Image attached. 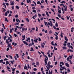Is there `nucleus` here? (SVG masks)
Instances as JSON below:
<instances>
[{
  "label": "nucleus",
  "instance_id": "obj_1",
  "mask_svg": "<svg viewBox=\"0 0 74 74\" xmlns=\"http://www.w3.org/2000/svg\"><path fill=\"white\" fill-rule=\"evenodd\" d=\"M67 45L68 47H69V48H71L72 49H73V46H72L71 45L70 46V43L68 42L67 43Z\"/></svg>",
  "mask_w": 74,
  "mask_h": 74
},
{
  "label": "nucleus",
  "instance_id": "obj_2",
  "mask_svg": "<svg viewBox=\"0 0 74 74\" xmlns=\"http://www.w3.org/2000/svg\"><path fill=\"white\" fill-rule=\"evenodd\" d=\"M10 3L11 5H14L15 4V2L14 1H10Z\"/></svg>",
  "mask_w": 74,
  "mask_h": 74
},
{
  "label": "nucleus",
  "instance_id": "obj_3",
  "mask_svg": "<svg viewBox=\"0 0 74 74\" xmlns=\"http://www.w3.org/2000/svg\"><path fill=\"white\" fill-rule=\"evenodd\" d=\"M27 29V27H26L25 29V27H23L22 28V31H25H25H26Z\"/></svg>",
  "mask_w": 74,
  "mask_h": 74
},
{
  "label": "nucleus",
  "instance_id": "obj_4",
  "mask_svg": "<svg viewBox=\"0 0 74 74\" xmlns=\"http://www.w3.org/2000/svg\"><path fill=\"white\" fill-rule=\"evenodd\" d=\"M36 10L37 11V12L38 13H40V12H41V10H40V9H39V8H38L36 9Z\"/></svg>",
  "mask_w": 74,
  "mask_h": 74
},
{
  "label": "nucleus",
  "instance_id": "obj_5",
  "mask_svg": "<svg viewBox=\"0 0 74 74\" xmlns=\"http://www.w3.org/2000/svg\"><path fill=\"white\" fill-rule=\"evenodd\" d=\"M28 40H29V42H30V38L29 37L26 40V41H28Z\"/></svg>",
  "mask_w": 74,
  "mask_h": 74
},
{
  "label": "nucleus",
  "instance_id": "obj_6",
  "mask_svg": "<svg viewBox=\"0 0 74 74\" xmlns=\"http://www.w3.org/2000/svg\"><path fill=\"white\" fill-rule=\"evenodd\" d=\"M14 30V28H12V29H10V33H11L12 32V30Z\"/></svg>",
  "mask_w": 74,
  "mask_h": 74
},
{
  "label": "nucleus",
  "instance_id": "obj_7",
  "mask_svg": "<svg viewBox=\"0 0 74 74\" xmlns=\"http://www.w3.org/2000/svg\"><path fill=\"white\" fill-rule=\"evenodd\" d=\"M65 66L66 67H70V66L69 65V64H68V63H65Z\"/></svg>",
  "mask_w": 74,
  "mask_h": 74
},
{
  "label": "nucleus",
  "instance_id": "obj_8",
  "mask_svg": "<svg viewBox=\"0 0 74 74\" xmlns=\"http://www.w3.org/2000/svg\"><path fill=\"white\" fill-rule=\"evenodd\" d=\"M54 36H56V37H55V39L56 40H58V36L56 35V34H54Z\"/></svg>",
  "mask_w": 74,
  "mask_h": 74
},
{
  "label": "nucleus",
  "instance_id": "obj_9",
  "mask_svg": "<svg viewBox=\"0 0 74 74\" xmlns=\"http://www.w3.org/2000/svg\"><path fill=\"white\" fill-rule=\"evenodd\" d=\"M31 41L32 42V44L33 45H34V46H35V45H34V41L33 40V39H31Z\"/></svg>",
  "mask_w": 74,
  "mask_h": 74
},
{
  "label": "nucleus",
  "instance_id": "obj_10",
  "mask_svg": "<svg viewBox=\"0 0 74 74\" xmlns=\"http://www.w3.org/2000/svg\"><path fill=\"white\" fill-rule=\"evenodd\" d=\"M23 42L24 44H25L26 45H28V43H27L26 41H23Z\"/></svg>",
  "mask_w": 74,
  "mask_h": 74
},
{
  "label": "nucleus",
  "instance_id": "obj_11",
  "mask_svg": "<svg viewBox=\"0 0 74 74\" xmlns=\"http://www.w3.org/2000/svg\"><path fill=\"white\" fill-rule=\"evenodd\" d=\"M24 69V70H26V69L27 70H28V69H27V66H26V65H25Z\"/></svg>",
  "mask_w": 74,
  "mask_h": 74
},
{
  "label": "nucleus",
  "instance_id": "obj_12",
  "mask_svg": "<svg viewBox=\"0 0 74 74\" xmlns=\"http://www.w3.org/2000/svg\"><path fill=\"white\" fill-rule=\"evenodd\" d=\"M37 4H40V5H42V4L41 3V2L40 1H38L37 2Z\"/></svg>",
  "mask_w": 74,
  "mask_h": 74
},
{
  "label": "nucleus",
  "instance_id": "obj_13",
  "mask_svg": "<svg viewBox=\"0 0 74 74\" xmlns=\"http://www.w3.org/2000/svg\"><path fill=\"white\" fill-rule=\"evenodd\" d=\"M27 3H29H29H31V1L30 0H27Z\"/></svg>",
  "mask_w": 74,
  "mask_h": 74
},
{
  "label": "nucleus",
  "instance_id": "obj_14",
  "mask_svg": "<svg viewBox=\"0 0 74 74\" xmlns=\"http://www.w3.org/2000/svg\"><path fill=\"white\" fill-rule=\"evenodd\" d=\"M60 36L62 38H63V33L62 32H61V33Z\"/></svg>",
  "mask_w": 74,
  "mask_h": 74
},
{
  "label": "nucleus",
  "instance_id": "obj_15",
  "mask_svg": "<svg viewBox=\"0 0 74 74\" xmlns=\"http://www.w3.org/2000/svg\"><path fill=\"white\" fill-rule=\"evenodd\" d=\"M16 8L17 9V10H19V7L17 5L16 6Z\"/></svg>",
  "mask_w": 74,
  "mask_h": 74
},
{
  "label": "nucleus",
  "instance_id": "obj_16",
  "mask_svg": "<svg viewBox=\"0 0 74 74\" xmlns=\"http://www.w3.org/2000/svg\"><path fill=\"white\" fill-rule=\"evenodd\" d=\"M41 47L42 48H44L45 47H44V45H43L42 43L41 44Z\"/></svg>",
  "mask_w": 74,
  "mask_h": 74
},
{
  "label": "nucleus",
  "instance_id": "obj_17",
  "mask_svg": "<svg viewBox=\"0 0 74 74\" xmlns=\"http://www.w3.org/2000/svg\"><path fill=\"white\" fill-rule=\"evenodd\" d=\"M46 14L47 15V16H49V14H48V12L46 11Z\"/></svg>",
  "mask_w": 74,
  "mask_h": 74
},
{
  "label": "nucleus",
  "instance_id": "obj_18",
  "mask_svg": "<svg viewBox=\"0 0 74 74\" xmlns=\"http://www.w3.org/2000/svg\"><path fill=\"white\" fill-rule=\"evenodd\" d=\"M25 19L27 22H29V19L28 18H26Z\"/></svg>",
  "mask_w": 74,
  "mask_h": 74
},
{
  "label": "nucleus",
  "instance_id": "obj_19",
  "mask_svg": "<svg viewBox=\"0 0 74 74\" xmlns=\"http://www.w3.org/2000/svg\"><path fill=\"white\" fill-rule=\"evenodd\" d=\"M5 21H7V22H9V21H8V20L7 19V18H5Z\"/></svg>",
  "mask_w": 74,
  "mask_h": 74
},
{
  "label": "nucleus",
  "instance_id": "obj_20",
  "mask_svg": "<svg viewBox=\"0 0 74 74\" xmlns=\"http://www.w3.org/2000/svg\"><path fill=\"white\" fill-rule=\"evenodd\" d=\"M62 48L63 49H67V47H66V46L63 47Z\"/></svg>",
  "mask_w": 74,
  "mask_h": 74
},
{
  "label": "nucleus",
  "instance_id": "obj_21",
  "mask_svg": "<svg viewBox=\"0 0 74 74\" xmlns=\"http://www.w3.org/2000/svg\"><path fill=\"white\" fill-rule=\"evenodd\" d=\"M64 38L65 41H68V39L67 38V37L66 36L64 37Z\"/></svg>",
  "mask_w": 74,
  "mask_h": 74
},
{
  "label": "nucleus",
  "instance_id": "obj_22",
  "mask_svg": "<svg viewBox=\"0 0 74 74\" xmlns=\"http://www.w3.org/2000/svg\"><path fill=\"white\" fill-rule=\"evenodd\" d=\"M38 40V39L36 38V39L34 40V42H37Z\"/></svg>",
  "mask_w": 74,
  "mask_h": 74
},
{
  "label": "nucleus",
  "instance_id": "obj_23",
  "mask_svg": "<svg viewBox=\"0 0 74 74\" xmlns=\"http://www.w3.org/2000/svg\"><path fill=\"white\" fill-rule=\"evenodd\" d=\"M54 42L53 41H52L51 43V44L52 45H53L54 46V43H53Z\"/></svg>",
  "mask_w": 74,
  "mask_h": 74
},
{
  "label": "nucleus",
  "instance_id": "obj_24",
  "mask_svg": "<svg viewBox=\"0 0 74 74\" xmlns=\"http://www.w3.org/2000/svg\"><path fill=\"white\" fill-rule=\"evenodd\" d=\"M32 12H34L35 13H36L37 12L36 11V10H33L32 11Z\"/></svg>",
  "mask_w": 74,
  "mask_h": 74
},
{
  "label": "nucleus",
  "instance_id": "obj_25",
  "mask_svg": "<svg viewBox=\"0 0 74 74\" xmlns=\"http://www.w3.org/2000/svg\"><path fill=\"white\" fill-rule=\"evenodd\" d=\"M2 25L4 29H5V26H4V24L3 23H2Z\"/></svg>",
  "mask_w": 74,
  "mask_h": 74
},
{
  "label": "nucleus",
  "instance_id": "obj_26",
  "mask_svg": "<svg viewBox=\"0 0 74 74\" xmlns=\"http://www.w3.org/2000/svg\"><path fill=\"white\" fill-rule=\"evenodd\" d=\"M58 13H60V14H61L62 12H61V10H59V9H58Z\"/></svg>",
  "mask_w": 74,
  "mask_h": 74
},
{
  "label": "nucleus",
  "instance_id": "obj_27",
  "mask_svg": "<svg viewBox=\"0 0 74 74\" xmlns=\"http://www.w3.org/2000/svg\"><path fill=\"white\" fill-rule=\"evenodd\" d=\"M55 26L56 27H58V23L56 22L55 24Z\"/></svg>",
  "mask_w": 74,
  "mask_h": 74
},
{
  "label": "nucleus",
  "instance_id": "obj_28",
  "mask_svg": "<svg viewBox=\"0 0 74 74\" xmlns=\"http://www.w3.org/2000/svg\"><path fill=\"white\" fill-rule=\"evenodd\" d=\"M73 55H72L71 56H69V58H70V59H71V58H73Z\"/></svg>",
  "mask_w": 74,
  "mask_h": 74
},
{
  "label": "nucleus",
  "instance_id": "obj_29",
  "mask_svg": "<svg viewBox=\"0 0 74 74\" xmlns=\"http://www.w3.org/2000/svg\"><path fill=\"white\" fill-rule=\"evenodd\" d=\"M11 8H12V10H14V5L12 6L11 7Z\"/></svg>",
  "mask_w": 74,
  "mask_h": 74
},
{
  "label": "nucleus",
  "instance_id": "obj_30",
  "mask_svg": "<svg viewBox=\"0 0 74 74\" xmlns=\"http://www.w3.org/2000/svg\"><path fill=\"white\" fill-rule=\"evenodd\" d=\"M3 32H4V29H3V28H2L1 29V32L3 33Z\"/></svg>",
  "mask_w": 74,
  "mask_h": 74
},
{
  "label": "nucleus",
  "instance_id": "obj_31",
  "mask_svg": "<svg viewBox=\"0 0 74 74\" xmlns=\"http://www.w3.org/2000/svg\"><path fill=\"white\" fill-rule=\"evenodd\" d=\"M30 46H32V43L29 44H28V47H30Z\"/></svg>",
  "mask_w": 74,
  "mask_h": 74
},
{
  "label": "nucleus",
  "instance_id": "obj_32",
  "mask_svg": "<svg viewBox=\"0 0 74 74\" xmlns=\"http://www.w3.org/2000/svg\"><path fill=\"white\" fill-rule=\"evenodd\" d=\"M43 55L44 57H45V58H47V59H48V57H47V56H46V55H44V54H43Z\"/></svg>",
  "mask_w": 74,
  "mask_h": 74
},
{
  "label": "nucleus",
  "instance_id": "obj_33",
  "mask_svg": "<svg viewBox=\"0 0 74 74\" xmlns=\"http://www.w3.org/2000/svg\"><path fill=\"white\" fill-rule=\"evenodd\" d=\"M9 42H12V40L11 39V38H10V37H9Z\"/></svg>",
  "mask_w": 74,
  "mask_h": 74
},
{
  "label": "nucleus",
  "instance_id": "obj_34",
  "mask_svg": "<svg viewBox=\"0 0 74 74\" xmlns=\"http://www.w3.org/2000/svg\"><path fill=\"white\" fill-rule=\"evenodd\" d=\"M19 25V22H18V23H16L14 24V25Z\"/></svg>",
  "mask_w": 74,
  "mask_h": 74
},
{
  "label": "nucleus",
  "instance_id": "obj_35",
  "mask_svg": "<svg viewBox=\"0 0 74 74\" xmlns=\"http://www.w3.org/2000/svg\"><path fill=\"white\" fill-rule=\"evenodd\" d=\"M46 67L48 70H49V67H48V66H47V65H46V64H45Z\"/></svg>",
  "mask_w": 74,
  "mask_h": 74
},
{
  "label": "nucleus",
  "instance_id": "obj_36",
  "mask_svg": "<svg viewBox=\"0 0 74 74\" xmlns=\"http://www.w3.org/2000/svg\"><path fill=\"white\" fill-rule=\"evenodd\" d=\"M61 68H62V69H65V70H66V68L64 67H61Z\"/></svg>",
  "mask_w": 74,
  "mask_h": 74
},
{
  "label": "nucleus",
  "instance_id": "obj_37",
  "mask_svg": "<svg viewBox=\"0 0 74 74\" xmlns=\"http://www.w3.org/2000/svg\"><path fill=\"white\" fill-rule=\"evenodd\" d=\"M69 59H70V58L69 57H68L67 59V61H69V60H69Z\"/></svg>",
  "mask_w": 74,
  "mask_h": 74
},
{
  "label": "nucleus",
  "instance_id": "obj_38",
  "mask_svg": "<svg viewBox=\"0 0 74 74\" xmlns=\"http://www.w3.org/2000/svg\"><path fill=\"white\" fill-rule=\"evenodd\" d=\"M45 64H47V66H48V63H47V61H45Z\"/></svg>",
  "mask_w": 74,
  "mask_h": 74
},
{
  "label": "nucleus",
  "instance_id": "obj_39",
  "mask_svg": "<svg viewBox=\"0 0 74 74\" xmlns=\"http://www.w3.org/2000/svg\"><path fill=\"white\" fill-rule=\"evenodd\" d=\"M31 50H30V51H33V47H31Z\"/></svg>",
  "mask_w": 74,
  "mask_h": 74
},
{
  "label": "nucleus",
  "instance_id": "obj_40",
  "mask_svg": "<svg viewBox=\"0 0 74 74\" xmlns=\"http://www.w3.org/2000/svg\"><path fill=\"white\" fill-rule=\"evenodd\" d=\"M14 35L15 37H18V35H17L16 34H14Z\"/></svg>",
  "mask_w": 74,
  "mask_h": 74
},
{
  "label": "nucleus",
  "instance_id": "obj_41",
  "mask_svg": "<svg viewBox=\"0 0 74 74\" xmlns=\"http://www.w3.org/2000/svg\"><path fill=\"white\" fill-rule=\"evenodd\" d=\"M38 38V41H41V39L40 38Z\"/></svg>",
  "mask_w": 74,
  "mask_h": 74
},
{
  "label": "nucleus",
  "instance_id": "obj_42",
  "mask_svg": "<svg viewBox=\"0 0 74 74\" xmlns=\"http://www.w3.org/2000/svg\"><path fill=\"white\" fill-rule=\"evenodd\" d=\"M8 56H9V57H10L11 59H12V57L11 56H10V55H8Z\"/></svg>",
  "mask_w": 74,
  "mask_h": 74
},
{
  "label": "nucleus",
  "instance_id": "obj_43",
  "mask_svg": "<svg viewBox=\"0 0 74 74\" xmlns=\"http://www.w3.org/2000/svg\"><path fill=\"white\" fill-rule=\"evenodd\" d=\"M5 16H7V12H6L5 14Z\"/></svg>",
  "mask_w": 74,
  "mask_h": 74
},
{
  "label": "nucleus",
  "instance_id": "obj_44",
  "mask_svg": "<svg viewBox=\"0 0 74 74\" xmlns=\"http://www.w3.org/2000/svg\"><path fill=\"white\" fill-rule=\"evenodd\" d=\"M16 20L17 22H18V21H19V19L18 18H16Z\"/></svg>",
  "mask_w": 74,
  "mask_h": 74
},
{
  "label": "nucleus",
  "instance_id": "obj_45",
  "mask_svg": "<svg viewBox=\"0 0 74 74\" xmlns=\"http://www.w3.org/2000/svg\"><path fill=\"white\" fill-rule=\"evenodd\" d=\"M45 25L46 26H47V22H45Z\"/></svg>",
  "mask_w": 74,
  "mask_h": 74
},
{
  "label": "nucleus",
  "instance_id": "obj_46",
  "mask_svg": "<svg viewBox=\"0 0 74 74\" xmlns=\"http://www.w3.org/2000/svg\"><path fill=\"white\" fill-rule=\"evenodd\" d=\"M22 37L23 38H25V35H23Z\"/></svg>",
  "mask_w": 74,
  "mask_h": 74
},
{
  "label": "nucleus",
  "instance_id": "obj_47",
  "mask_svg": "<svg viewBox=\"0 0 74 74\" xmlns=\"http://www.w3.org/2000/svg\"><path fill=\"white\" fill-rule=\"evenodd\" d=\"M6 63L7 64H9V62H8V61H6Z\"/></svg>",
  "mask_w": 74,
  "mask_h": 74
},
{
  "label": "nucleus",
  "instance_id": "obj_48",
  "mask_svg": "<svg viewBox=\"0 0 74 74\" xmlns=\"http://www.w3.org/2000/svg\"><path fill=\"white\" fill-rule=\"evenodd\" d=\"M9 35L10 37V38H12V36H11V35H10V34H9Z\"/></svg>",
  "mask_w": 74,
  "mask_h": 74
},
{
  "label": "nucleus",
  "instance_id": "obj_49",
  "mask_svg": "<svg viewBox=\"0 0 74 74\" xmlns=\"http://www.w3.org/2000/svg\"><path fill=\"white\" fill-rule=\"evenodd\" d=\"M9 49H10V48H9V47H8L6 49L7 51H9Z\"/></svg>",
  "mask_w": 74,
  "mask_h": 74
},
{
  "label": "nucleus",
  "instance_id": "obj_50",
  "mask_svg": "<svg viewBox=\"0 0 74 74\" xmlns=\"http://www.w3.org/2000/svg\"><path fill=\"white\" fill-rule=\"evenodd\" d=\"M67 71H68V72H70V70L69 68L67 69Z\"/></svg>",
  "mask_w": 74,
  "mask_h": 74
},
{
  "label": "nucleus",
  "instance_id": "obj_51",
  "mask_svg": "<svg viewBox=\"0 0 74 74\" xmlns=\"http://www.w3.org/2000/svg\"><path fill=\"white\" fill-rule=\"evenodd\" d=\"M3 60H0V63H1H1H3Z\"/></svg>",
  "mask_w": 74,
  "mask_h": 74
},
{
  "label": "nucleus",
  "instance_id": "obj_52",
  "mask_svg": "<svg viewBox=\"0 0 74 74\" xmlns=\"http://www.w3.org/2000/svg\"><path fill=\"white\" fill-rule=\"evenodd\" d=\"M15 18H18V15L17 14L15 16Z\"/></svg>",
  "mask_w": 74,
  "mask_h": 74
},
{
  "label": "nucleus",
  "instance_id": "obj_53",
  "mask_svg": "<svg viewBox=\"0 0 74 74\" xmlns=\"http://www.w3.org/2000/svg\"><path fill=\"white\" fill-rule=\"evenodd\" d=\"M16 56L17 58H19V55H18V54H16Z\"/></svg>",
  "mask_w": 74,
  "mask_h": 74
},
{
  "label": "nucleus",
  "instance_id": "obj_54",
  "mask_svg": "<svg viewBox=\"0 0 74 74\" xmlns=\"http://www.w3.org/2000/svg\"><path fill=\"white\" fill-rule=\"evenodd\" d=\"M10 62L12 63V64H14V62L12 61H10Z\"/></svg>",
  "mask_w": 74,
  "mask_h": 74
},
{
  "label": "nucleus",
  "instance_id": "obj_55",
  "mask_svg": "<svg viewBox=\"0 0 74 74\" xmlns=\"http://www.w3.org/2000/svg\"><path fill=\"white\" fill-rule=\"evenodd\" d=\"M33 70L34 71H37V69L36 68H34Z\"/></svg>",
  "mask_w": 74,
  "mask_h": 74
},
{
  "label": "nucleus",
  "instance_id": "obj_56",
  "mask_svg": "<svg viewBox=\"0 0 74 74\" xmlns=\"http://www.w3.org/2000/svg\"><path fill=\"white\" fill-rule=\"evenodd\" d=\"M51 33H52V32L51 30H50L49 31V34H51Z\"/></svg>",
  "mask_w": 74,
  "mask_h": 74
},
{
  "label": "nucleus",
  "instance_id": "obj_57",
  "mask_svg": "<svg viewBox=\"0 0 74 74\" xmlns=\"http://www.w3.org/2000/svg\"><path fill=\"white\" fill-rule=\"evenodd\" d=\"M54 49L55 50H58V49H57V48H56L55 47V46H54Z\"/></svg>",
  "mask_w": 74,
  "mask_h": 74
},
{
  "label": "nucleus",
  "instance_id": "obj_58",
  "mask_svg": "<svg viewBox=\"0 0 74 74\" xmlns=\"http://www.w3.org/2000/svg\"><path fill=\"white\" fill-rule=\"evenodd\" d=\"M36 32H37V31H38V27H36Z\"/></svg>",
  "mask_w": 74,
  "mask_h": 74
},
{
  "label": "nucleus",
  "instance_id": "obj_59",
  "mask_svg": "<svg viewBox=\"0 0 74 74\" xmlns=\"http://www.w3.org/2000/svg\"><path fill=\"white\" fill-rule=\"evenodd\" d=\"M36 65H39V62H37L36 63Z\"/></svg>",
  "mask_w": 74,
  "mask_h": 74
},
{
  "label": "nucleus",
  "instance_id": "obj_60",
  "mask_svg": "<svg viewBox=\"0 0 74 74\" xmlns=\"http://www.w3.org/2000/svg\"><path fill=\"white\" fill-rule=\"evenodd\" d=\"M14 58H15V59L16 60H17V58H16V56H14Z\"/></svg>",
  "mask_w": 74,
  "mask_h": 74
},
{
  "label": "nucleus",
  "instance_id": "obj_61",
  "mask_svg": "<svg viewBox=\"0 0 74 74\" xmlns=\"http://www.w3.org/2000/svg\"><path fill=\"white\" fill-rule=\"evenodd\" d=\"M12 70L13 71H15V68L12 69Z\"/></svg>",
  "mask_w": 74,
  "mask_h": 74
},
{
  "label": "nucleus",
  "instance_id": "obj_62",
  "mask_svg": "<svg viewBox=\"0 0 74 74\" xmlns=\"http://www.w3.org/2000/svg\"><path fill=\"white\" fill-rule=\"evenodd\" d=\"M43 70H44L43 67H42L41 69V71H43Z\"/></svg>",
  "mask_w": 74,
  "mask_h": 74
},
{
  "label": "nucleus",
  "instance_id": "obj_63",
  "mask_svg": "<svg viewBox=\"0 0 74 74\" xmlns=\"http://www.w3.org/2000/svg\"><path fill=\"white\" fill-rule=\"evenodd\" d=\"M41 8H44V6H42V5H41Z\"/></svg>",
  "mask_w": 74,
  "mask_h": 74
},
{
  "label": "nucleus",
  "instance_id": "obj_64",
  "mask_svg": "<svg viewBox=\"0 0 74 74\" xmlns=\"http://www.w3.org/2000/svg\"><path fill=\"white\" fill-rule=\"evenodd\" d=\"M8 47H9V48H10V44H8Z\"/></svg>",
  "mask_w": 74,
  "mask_h": 74
}]
</instances>
